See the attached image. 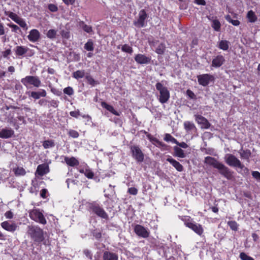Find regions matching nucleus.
I'll use <instances>...</instances> for the list:
<instances>
[{"instance_id": "f257e3e1", "label": "nucleus", "mask_w": 260, "mask_h": 260, "mask_svg": "<svg viewBox=\"0 0 260 260\" xmlns=\"http://www.w3.org/2000/svg\"><path fill=\"white\" fill-rule=\"evenodd\" d=\"M204 163L218 169L220 174L226 179L230 180L233 178V172L230 169L218 161L216 158L211 156H207L205 158Z\"/></svg>"}, {"instance_id": "f03ea898", "label": "nucleus", "mask_w": 260, "mask_h": 260, "mask_svg": "<svg viewBox=\"0 0 260 260\" xmlns=\"http://www.w3.org/2000/svg\"><path fill=\"white\" fill-rule=\"evenodd\" d=\"M165 82H166L162 80L161 82H157L155 84L156 89L158 92L157 99L161 104L166 103L170 97V91L165 86Z\"/></svg>"}, {"instance_id": "7ed1b4c3", "label": "nucleus", "mask_w": 260, "mask_h": 260, "mask_svg": "<svg viewBox=\"0 0 260 260\" xmlns=\"http://www.w3.org/2000/svg\"><path fill=\"white\" fill-rule=\"evenodd\" d=\"M224 159L226 164L230 167L248 171V169L245 167L240 160L232 154H226L224 157Z\"/></svg>"}, {"instance_id": "20e7f679", "label": "nucleus", "mask_w": 260, "mask_h": 260, "mask_svg": "<svg viewBox=\"0 0 260 260\" xmlns=\"http://www.w3.org/2000/svg\"><path fill=\"white\" fill-rule=\"evenodd\" d=\"M27 233L31 238L36 242H42L44 240L43 231L37 225H28Z\"/></svg>"}, {"instance_id": "39448f33", "label": "nucleus", "mask_w": 260, "mask_h": 260, "mask_svg": "<svg viewBox=\"0 0 260 260\" xmlns=\"http://www.w3.org/2000/svg\"><path fill=\"white\" fill-rule=\"evenodd\" d=\"M21 83L26 87L31 85L35 87L41 86L42 83L39 77L36 76H27L22 78Z\"/></svg>"}, {"instance_id": "423d86ee", "label": "nucleus", "mask_w": 260, "mask_h": 260, "mask_svg": "<svg viewBox=\"0 0 260 260\" xmlns=\"http://www.w3.org/2000/svg\"><path fill=\"white\" fill-rule=\"evenodd\" d=\"M29 215L31 219L40 224H46L47 223L43 213L39 209H34L30 210Z\"/></svg>"}, {"instance_id": "0eeeda50", "label": "nucleus", "mask_w": 260, "mask_h": 260, "mask_svg": "<svg viewBox=\"0 0 260 260\" xmlns=\"http://www.w3.org/2000/svg\"><path fill=\"white\" fill-rule=\"evenodd\" d=\"M185 226L192 230L197 234L202 237L203 236L204 229L202 225L194 221H188L184 223Z\"/></svg>"}, {"instance_id": "6e6552de", "label": "nucleus", "mask_w": 260, "mask_h": 260, "mask_svg": "<svg viewBox=\"0 0 260 260\" xmlns=\"http://www.w3.org/2000/svg\"><path fill=\"white\" fill-rule=\"evenodd\" d=\"M131 151L133 157L139 162L143 161L144 155L138 146H132Z\"/></svg>"}, {"instance_id": "1a4fd4ad", "label": "nucleus", "mask_w": 260, "mask_h": 260, "mask_svg": "<svg viewBox=\"0 0 260 260\" xmlns=\"http://www.w3.org/2000/svg\"><path fill=\"white\" fill-rule=\"evenodd\" d=\"M197 78L199 83L203 86H207L210 82L213 81L214 79L213 76L208 74L199 75Z\"/></svg>"}, {"instance_id": "9d476101", "label": "nucleus", "mask_w": 260, "mask_h": 260, "mask_svg": "<svg viewBox=\"0 0 260 260\" xmlns=\"http://www.w3.org/2000/svg\"><path fill=\"white\" fill-rule=\"evenodd\" d=\"M92 212L98 216L105 219H108V215L105 211L104 209L98 205H92L91 207Z\"/></svg>"}, {"instance_id": "9b49d317", "label": "nucleus", "mask_w": 260, "mask_h": 260, "mask_svg": "<svg viewBox=\"0 0 260 260\" xmlns=\"http://www.w3.org/2000/svg\"><path fill=\"white\" fill-rule=\"evenodd\" d=\"M134 232L137 235L143 238H146L149 236L148 230L140 224H136L135 226Z\"/></svg>"}, {"instance_id": "f8f14e48", "label": "nucleus", "mask_w": 260, "mask_h": 260, "mask_svg": "<svg viewBox=\"0 0 260 260\" xmlns=\"http://www.w3.org/2000/svg\"><path fill=\"white\" fill-rule=\"evenodd\" d=\"M147 18V14L144 10H141L139 13L138 20L134 22L135 26L138 27L145 26V21Z\"/></svg>"}, {"instance_id": "ddd939ff", "label": "nucleus", "mask_w": 260, "mask_h": 260, "mask_svg": "<svg viewBox=\"0 0 260 260\" xmlns=\"http://www.w3.org/2000/svg\"><path fill=\"white\" fill-rule=\"evenodd\" d=\"M225 62V58L221 55L215 56L212 61L211 67L218 68L222 66Z\"/></svg>"}, {"instance_id": "4468645a", "label": "nucleus", "mask_w": 260, "mask_h": 260, "mask_svg": "<svg viewBox=\"0 0 260 260\" xmlns=\"http://www.w3.org/2000/svg\"><path fill=\"white\" fill-rule=\"evenodd\" d=\"M196 121L200 124L201 128L207 129L210 127V123L205 117L200 115H195Z\"/></svg>"}, {"instance_id": "2eb2a0df", "label": "nucleus", "mask_w": 260, "mask_h": 260, "mask_svg": "<svg viewBox=\"0 0 260 260\" xmlns=\"http://www.w3.org/2000/svg\"><path fill=\"white\" fill-rule=\"evenodd\" d=\"M40 36L41 34L38 30L32 29L29 31L27 38L30 42L35 43L40 40Z\"/></svg>"}, {"instance_id": "dca6fc26", "label": "nucleus", "mask_w": 260, "mask_h": 260, "mask_svg": "<svg viewBox=\"0 0 260 260\" xmlns=\"http://www.w3.org/2000/svg\"><path fill=\"white\" fill-rule=\"evenodd\" d=\"M28 95L35 100H38L40 99L41 97H45L46 96L47 93L45 89H40L39 91H31L27 92Z\"/></svg>"}, {"instance_id": "f3484780", "label": "nucleus", "mask_w": 260, "mask_h": 260, "mask_svg": "<svg viewBox=\"0 0 260 260\" xmlns=\"http://www.w3.org/2000/svg\"><path fill=\"white\" fill-rule=\"evenodd\" d=\"M49 172V166L45 164H43L41 165H39L37 167L36 175H38L40 176H42L47 174Z\"/></svg>"}, {"instance_id": "a211bd4d", "label": "nucleus", "mask_w": 260, "mask_h": 260, "mask_svg": "<svg viewBox=\"0 0 260 260\" xmlns=\"http://www.w3.org/2000/svg\"><path fill=\"white\" fill-rule=\"evenodd\" d=\"M14 134V131L11 128H4L0 131V138L8 139L12 137Z\"/></svg>"}, {"instance_id": "6ab92c4d", "label": "nucleus", "mask_w": 260, "mask_h": 260, "mask_svg": "<svg viewBox=\"0 0 260 260\" xmlns=\"http://www.w3.org/2000/svg\"><path fill=\"white\" fill-rule=\"evenodd\" d=\"M135 60L139 64H147L150 62L151 59L144 54H138L135 56Z\"/></svg>"}, {"instance_id": "aec40b11", "label": "nucleus", "mask_w": 260, "mask_h": 260, "mask_svg": "<svg viewBox=\"0 0 260 260\" xmlns=\"http://www.w3.org/2000/svg\"><path fill=\"white\" fill-rule=\"evenodd\" d=\"M2 227L5 229V230L9 232H14L16 231L17 228V225L14 223H10L9 221H4L1 223Z\"/></svg>"}, {"instance_id": "412c9836", "label": "nucleus", "mask_w": 260, "mask_h": 260, "mask_svg": "<svg viewBox=\"0 0 260 260\" xmlns=\"http://www.w3.org/2000/svg\"><path fill=\"white\" fill-rule=\"evenodd\" d=\"M167 161L169 162L178 171L182 172L183 170L182 165L171 157L167 158Z\"/></svg>"}, {"instance_id": "4be33fe9", "label": "nucleus", "mask_w": 260, "mask_h": 260, "mask_svg": "<svg viewBox=\"0 0 260 260\" xmlns=\"http://www.w3.org/2000/svg\"><path fill=\"white\" fill-rule=\"evenodd\" d=\"M29 50V48L23 46H17L15 47L14 51L18 56H23Z\"/></svg>"}, {"instance_id": "5701e85b", "label": "nucleus", "mask_w": 260, "mask_h": 260, "mask_svg": "<svg viewBox=\"0 0 260 260\" xmlns=\"http://www.w3.org/2000/svg\"><path fill=\"white\" fill-rule=\"evenodd\" d=\"M103 260H118V255L110 251H105L103 256Z\"/></svg>"}, {"instance_id": "b1692460", "label": "nucleus", "mask_w": 260, "mask_h": 260, "mask_svg": "<svg viewBox=\"0 0 260 260\" xmlns=\"http://www.w3.org/2000/svg\"><path fill=\"white\" fill-rule=\"evenodd\" d=\"M64 160L68 165L71 167L78 166L79 164L78 160L74 157H69L64 156Z\"/></svg>"}, {"instance_id": "393cba45", "label": "nucleus", "mask_w": 260, "mask_h": 260, "mask_svg": "<svg viewBox=\"0 0 260 260\" xmlns=\"http://www.w3.org/2000/svg\"><path fill=\"white\" fill-rule=\"evenodd\" d=\"M101 106L103 108H105L106 110L112 113L115 115L119 116L120 115L119 113L116 111L113 108V106L107 104L105 102H102L101 103Z\"/></svg>"}, {"instance_id": "a878e982", "label": "nucleus", "mask_w": 260, "mask_h": 260, "mask_svg": "<svg viewBox=\"0 0 260 260\" xmlns=\"http://www.w3.org/2000/svg\"><path fill=\"white\" fill-rule=\"evenodd\" d=\"M230 42L225 40H222L218 42L217 47L221 50L227 51L230 46Z\"/></svg>"}, {"instance_id": "bb28decb", "label": "nucleus", "mask_w": 260, "mask_h": 260, "mask_svg": "<svg viewBox=\"0 0 260 260\" xmlns=\"http://www.w3.org/2000/svg\"><path fill=\"white\" fill-rule=\"evenodd\" d=\"M246 17L248 21L251 23L255 22L257 19L256 15L252 10H250L247 12Z\"/></svg>"}, {"instance_id": "cd10ccee", "label": "nucleus", "mask_w": 260, "mask_h": 260, "mask_svg": "<svg viewBox=\"0 0 260 260\" xmlns=\"http://www.w3.org/2000/svg\"><path fill=\"white\" fill-rule=\"evenodd\" d=\"M13 171L16 176H24L26 174L25 170L21 167H17L13 168Z\"/></svg>"}, {"instance_id": "c85d7f7f", "label": "nucleus", "mask_w": 260, "mask_h": 260, "mask_svg": "<svg viewBox=\"0 0 260 260\" xmlns=\"http://www.w3.org/2000/svg\"><path fill=\"white\" fill-rule=\"evenodd\" d=\"M174 155L180 158H184L185 157L184 151L181 148L177 146L174 147Z\"/></svg>"}, {"instance_id": "c756f323", "label": "nucleus", "mask_w": 260, "mask_h": 260, "mask_svg": "<svg viewBox=\"0 0 260 260\" xmlns=\"http://www.w3.org/2000/svg\"><path fill=\"white\" fill-rule=\"evenodd\" d=\"M239 153L240 154V157L242 159H246L248 160L249 158L251 155V152L249 150H243L241 149Z\"/></svg>"}, {"instance_id": "7c9ffc66", "label": "nucleus", "mask_w": 260, "mask_h": 260, "mask_svg": "<svg viewBox=\"0 0 260 260\" xmlns=\"http://www.w3.org/2000/svg\"><path fill=\"white\" fill-rule=\"evenodd\" d=\"M85 75V73L84 70H78L73 73L72 77L77 80H79V79L83 78Z\"/></svg>"}, {"instance_id": "2f4dec72", "label": "nucleus", "mask_w": 260, "mask_h": 260, "mask_svg": "<svg viewBox=\"0 0 260 260\" xmlns=\"http://www.w3.org/2000/svg\"><path fill=\"white\" fill-rule=\"evenodd\" d=\"M114 186L111 185H109V187L104 190L105 192V196L109 198L110 197L113 196L115 194Z\"/></svg>"}, {"instance_id": "473e14b6", "label": "nucleus", "mask_w": 260, "mask_h": 260, "mask_svg": "<svg viewBox=\"0 0 260 260\" xmlns=\"http://www.w3.org/2000/svg\"><path fill=\"white\" fill-rule=\"evenodd\" d=\"M84 48L87 51H92L94 50L93 42L91 39H89L84 45Z\"/></svg>"}, {"instance_id": "72a5a7b5", "label": "nucleus", "mask_w": 260, "mask_h": 260, "mask_svg": "<svg viewBox=\"0 0 260 260\" xmlns=\"http://www.w3.org/2000/svg\"><path fill=\"white\" fill-rule=\"evenodd\" d=\"M184 126L186 131H191L196 129L194 124L190 121H185Z\"/></svg>"}, {"instance_id": "f704fd0d", "label": "nucleus", "mask_w": 260, "mask_h": 260, "mask_svg": "<svg viewBox=\"0 0 260 260\" xmlns=\"http://www.w3.org/2000/svg\"><path fill=\"white\" fill-rule=\"evenodd\" d=\"M80 173H83L86 177L89 179H91L93 177L94 174L93 172L89 169H85V170H80Z\"/></svg>"}, {"instance_id": "c9c22d12", "label": "nucleus", "mask_w": 260, "mask_h": 260, "mask_svg": "<svg viewBox=\"0 0 260 260\" xmlns=\"http://www.w3.org/2000/svg\"><path fill=\"white\" fill-rule=\"evenodd\" d=\"M212 27L216 31L220 29L221 24L218 20L215 19L212 20Z\"/></svg>"}, {"instance_id": "e433bc0d", "label": "nucleus", "mask_w": 260, "mask_h": 260, "mask_svg": "<svg viewBox=\"0 0 260 260\" xmlns=\"http://www.w3.org/2000/svg\"><path fill=\"white\" fill-rule=\"evenodd\" d=\"M55 144L53 140H46L43 143V146L45 149H48L54 147Z\"/></svg>"}, {"instance_id": "4c0bfd02", "label": "nucleus", "mask_w": 260, "mask_h": 260, "mask_svg": "<svg viewBox=\"0 0 260 260\" xmlns=\"http://www.w3.org/2000/svg\"><path fill=\"white\" fill-rule=\"evenodd\" d=\"M164 140L166 142H170L174 144L178 143L177 140L169 134H166L165 135Z\"/></svg>"}, {"instance_id": "58836bf2", "label": "nucleus", "mask_w": 260, "mask_h": 260, "mask_svg": "<svg viewBox=\"0 0 260 260\" xmlns=\"http://www.w3.org/2000/svg\"><path fill=\"white\" fill-rule=\"evenodd\" d=\"M166 50V45L164 44L161 43L158 45L156 49V52L158 54H164Z\"/></svg>"}, {"instance_id": "ea45409f", "label": "nucleus", "mask_w": 260, "mask_h": 260, "mask_svg": "<svg viewBox=\"0 0 260 260\" xmlns=\"http://www.w3.org/2000/svg\"><path fill=\"white\" fill-rule=\"evenodd\" d=\"M225 18L226 21L232 23L234 26H238L240 23L239 20L232 19L229 15H226Z\"/></svg>"}, {"instance_id": "a19ab883", "label": "nucleus", "mask_w": 260, "mask_h": 260, "mask_svg": "<svg viewBox=\"0 0 260 260\" xmlns=\"http://www.w3.org/2000/svg\"><path fill=\"white\" fill-rule=\"evenodd\" d=\"M56 33H57L56 30H55V29H49L47 31V34H46V36L48 38L51 39H53L55 38Z\"/></svg>"}, {"instance_id": "79ce46f5", "label": "nucleus", "mask_w": 260, "mask_h": 260, "mask_svg": "<svg viewBox=\"0 0 260 260\" xmlns=\"http://www.w3.org/2000/svg\"><path fill=\"white\" fill-rule=\"evenodd\" d=\"M228 224L233 231H236L238 229V225L235 221H229L228 222Z\"/></svg>"}, {"instance_id": "37998d69", "label": "nucleus", "mask_w": 260, "mask_h": 260, "mask_svg": "<svg viewBox=\"0 0 260 260\" xmlns=\"http://www.w3.org/2000/svg\"><path fill=\"white\" fill-rule=\"evenodd\" d=\"M121 50L123 52L132 54L133 50V48L127 44L123 45L121 47Z\"/></svg>"}, {"instance_id": "c03bdc74", "label": "nucleus", "mask_w": 260, "mask_h": 260, "mask_svg": "<svg viewBox=\"0 0 260 260\" xmlns=\"http://www.w3.org/2000/svg\"><path fill=\"white\" fill-rule=\"evenodd\" d=\"M85 79L87 80V82L92 86H94L96 84V82L89 75H87L85 76Z\"/></svg>"}, {"instance_id": "a18cd8bd", "label": "nucleus", "mask_w": 260, "mask_h": 260, "mask_svg": "<svg viewBox=\"0 0 260 260\" xmlns=\"http://www.w3.org/2000/svg\"><path fill=\"white\" fill-rule=\"evenodd\" d=\"M241 260H254L252 257L248 256L244 252H241L239 255Z\"/></svg>"}, {"instance_id": "49530a36", "label": "nucleus", "mask_w": 260, "mask_h": 260, "mask_svg": "<svg viewBox=\"0 0 260 260\" xmlns=\"http://www.w3.org/2000/svg\"><path fill=\"white\" fill-rule=\"evenodd\" d=\"M63 93L71 96L74 94V90L72 87L69 86L64 88Z\"/></svg>"}, {"instance_id": "de8ad7c7", "label": "nucleus", "mask_w": 260, "mask_h": 260, "mask_svg": "<svg viewBox=\"0 0 260 260\" xmlns=\"http://www.w3.org/2000/svg\"><path fill=\"white\" fill-rule=\"evenodd\" d=\"M69 136L73 138H77L79 137V135L77 131L70 129L68 133Z\"/></svg>"}, {"instance_id": "09e8293b", "label": "nucleus", "mask_w": 260, "mask_h": 260, "mask_svg": "<svg viewBox=\"0 0 260 260\" xmlns=\"http://www.w3.org/2000/svg\"><path fill=\"white\" fill-rule=\"evenodd\" d=\"M11 53L12 51L10 49H8L2 52L3 57L8 59L9 58V56Z\"/></svg>"}, {"instance_id": "8fccbe9b", "label": "nucleus", "mask_w": 260, "mask_h": 260, "mask_svg": "<svg viewBox=\"0 0 260 260\" xmlns=\"http://www.w3.org/2000/svg\"><path fill=\"white\" fill-rule=\"evenodd\" d=\"M17 24L18 25H19L21 27H22L25 30H27L28 28L27 25L25 21L22 18H21V19L17 23Z\"/></svg>"}, {"instance_id": "3c124183", "label": "nucleus", "mask_w": 260, "mask_h": 260, "mask_svg": "<svg viewBox=\"0 0 260 260\" xmlns=\"http://www.w3.org/2000/svg\"><path fill=\"white\" fill-rule=\"evenodd\" d=\"M60 34L63 38L69 39L70 38V32L69 31L62 30L61 31Z\"/></svg>"}, {"instance_id": "603ef678", "label": "nucleus", "mask_w": 260, "mask_h": 260, "mask_svg": "<svg viewBox=\"0 0 260 260\" xmlns=\"http://www.w3.org/2000/svg\"><path fill=\"white\" fill-rule=\"evenodd\" d=\"M138 189L135 187L128 188L127 192L132 195H136L138 193Z\"/></svg>"}, {"instance_id": "864d4df0", "label": "nucleus", "mask_w": 260, "mask_h": 260, "mask_svg": "<svg viewBox=\"0 0 260 260\" xmlns=\"http://www.w3.org/2000/svg\"><path fill=\"white\" fill-rule=\"evenodd\" d=\"M5 14L8 16L11 19H12L13 21L18 16L16 14L12 12H6Z\"/></svg>"}, {"instance_id": "5fc2aeb1", "label": "nucleus", "mask_w": 260, "mask_h": 260, "mask_svg": "<svg viewBox=\"0 0 260 260\" xmlns=\"http://www.w3.org/2000/svg\"><path fill=\"white\" fill-rule=\"evenodd\" d=\"M252 175L257 181H260V173L259 172L252 171Z\"/></svg>"}, {"instance_id": "6e6d98bb", "label": "nucleus", "mask_w": 260, "mask_h": 260, "mask_svg": "<svg viewBox=\"0 0 260 260\" xmlns=\"http://www.w3.org/2000/svg\"><path fill=\"white\" fill-rule=\"evenodd\" d=\"M48 9L52 12H55L58 10L57 7L54 4H49Z\"/></svg>"}, {"instance_id": "4d7b16f0", "label": "nucleus", "mask_w": 260, "mask_h": 260, "mask_svg": "<svg viewBox=\"0 0 260 260\" xmlns=\"http://www.w3.org/2000/svg\"><path fill=\"white\" fill-rule=\"evenodd\" d=\"M82 29L84 30V31L89 34L91 33L93 31L92 27L87 24L84 25Z\"/></svg>"}, {"instance_id": "13d9d810", "label": "nucleus", "mask_w": 260, "mask_h": 260, "mask_svg": "<svg viewBox=\"0 0 260 260\" xmlns=\"http://www.w3.org/2000/svg\"><path fill=\"white\" fill-rule=\"evenodd\" d=\"M8 25L12 28V31L13 32H16L18 30L20 29L19 27L15 24H8Z\"/></svg>"}, {"instance_id": "bf43d9fd", "label": "nucleus", "mask_w": 260, "mask_h": 260, "mask_svg": "<svg viewBox=\"0 0 260 260\" xmlns=\"http://www.w3.org/2000/svg\"><path fill=\"white\" fill-rule=\"evenodd\" d=\"M84 254L87 257L89 258V259H91L92 257V254L90 251H89L88 249H85L83 251Z\"/></svg>"}, {"instance_id": "052dcab7", "label": "nucleus", "mask_w": 260, "mask_h": 260, "mask_svg": "<svg viewBox=\"0 0 260 260\" xmlns=\"http://www.w3.org/2000/svg\"><path fill=\"white\" fill-rule=\"evenodd\" d=\"M71 116L77 118L78 116L80 115V112L79 111H71L70 113Z\"/></svg>"}, {"instance_id": "680f3d73", "label": "nucleus", "mask_w": 260, "mask_h": 260, "mask_svg": "<svg viewBox=\"0 0 260 260\" xmlns=\"http://www.w3.org/2000/svg\"><path fill=\"white\" fill-rule=\"evenodd\" d=\"M5 216L7 219H12L13 217V213L11 211H8L5 213Z\"/></svg>"}, {"instance_id": "e2e57ef3", "label": "nucleus", "mask_w": 260, "mask_h": 260, "mask_svg": "<svg viewBox=\"0 0 260 260\" xmlns=\"http://www.w3.org/2000/svg\"><path fill=\"white\" fill-rule=\"evenodd\" d=\"M186 94L190 99H194L196 98V95L194 93L190 90H187Z\"/></svg>"}, {"instance_id": "0e129e2a", "label": "nucleus", "mask_w": 260, "mask_h": 260, "mask_svg": "<svg viewBox=\"0 0 260 260\" xmlns=\"http://www.w3.org/2000/svg\"><path fill=\"white\" fill-rule=\"evenodd\" d=\"M176 144H177V146H179V147H180L182 148H186L188 147L187 144L183 142L181 143L178 142V143H176Z\"/></svg>"}, {"instance_id": "69168bd1", "label": "nucleus", "mask_w": 260, "mask_h": 260, "mask_svg": "<svg viewBox=\"0 0 260 260\" xmlns=\"http://www.w3.org/2000/svg\"><path fill=\"white\" fill-rule=\"evenodd\" d=\"M7 173L8 172L5 173L4 172V174H1L0 180H2L3 181H5V180L9 177V174Z\"/></svg>"}, {"instance_id": "338daca9", "label": "nucleus", "mask_w": 260, "mask_h": 260, "mask_svg": "<svg viewBox=\"0 0 260 260\" xmlns=\"http://www.w3.org/2000/svg\"><path fill=\"white\" fill-rule=\"evenodd\" d=\"M58 102L55 100H52L50 102V106L53 107L54 108L57 107L58 105Z\"/></svg>"}, {"instance_id": "774afa93", "label": "nucleus", "mask_w": 260, "mask_h": 260, "mask_svg": "<svg viewBox=\"0 0 260 260\" xmlns=\"http://www.w3.org/2000/svg\"><path fill=\"white\" fill-rule=\"evenodd\" d=\"M47 192V190L46 189H43L41 191L40 195L41 197L45 199L46 198V194Z\"/></svg>"}]
</instances>
